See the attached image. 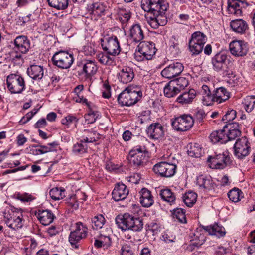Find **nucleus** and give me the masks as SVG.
<instances>
[{
  "mask_svg": "<svg viewBox=\"0 0 255 255\" xmlns=\"http://www.w3.org/2000/svg\"><path fill=\"white\" fill-rule=\"evenodd\" d=\"M207 161L210 163L211 168L222 169L230 163L231 159L228 155L223 153L209 156Z\"/></svg>",
  "mask_w": 255,
  "mask_h": 255,
  "instance_id": "2eb2a0df",
  "label": "nucleus"
},
{
  "mask_svg": "<svg viewBox=\"0 0 255 255\" xmlns=\"http://www.w3.org/2000/svg\"><path fill=\"white\" fill-rule=\"evenodd\" d=\"M145 143H148L147 139H144L142 143L135 146L130 151V152L142 155H146L148 153L147 149L146 147Z\"/></svg>",
  "mask_w": 255,
  "mask_h": 255,
  "instance_id": "09e8293b",
  "label": "nucleus"
},
{
  "mask_svg": "<svg viewBox=\"0 0 255 255\" xmlns=\"http://www.w3.org/2000/svg\"><path fill=\"white\" fill-rule=\"evenodd\" d=\"M84 132L88 134L87 136L84 138L83 140L84 143L93 142L98 140L100 138V134L96 131L91 130H84Z\"/></svg>",
  "mask_w": 255,
  "mask_h": 255,
  "instance_id": "8fccbe9b",
  "label": "nucleus"
},
{
  "mask_svg": "<svg viewBox=\"0 0 255 255\" xmlns=\"http://www.w3.org/2000/svg\"><path fill=\"white\" fill-rule=\"evenodd\" d=\"M230 25L234 32L241 34L245 33L248 29L247 23L242 19L232 20Z\"/></svg>",
  "mask_w": 255,
  "mask_h": 255,
  "instance_id": "cd10ccee",
  "label": "nucleus"
},
{
  "mask_svg": "<svg viewBox=\"0 0 255 255\" xmlns=\"http://www.w3.org/2000/svg\"><path fill=\"white\" fill-rule=\"evenodd\" d=\"M207 115L203 109H200L196 112L195 117L199 122H201Z\"/></svg>",
  "mask_w": 255,
  "mask_h": 255,
  "instance_id": "774afa93",
  "label": "nucleus"
},
{
  "mask_svg": "<svg viewBox=\"0 0 255 255\" xmlns=\"http://www.w3.org/2000/svg\"><path fill=\"white\" fill-rule=\"evenodd\" d=\"M99 116L97 111L89 112L85 115L84 118L87 124H92L94 123Z\"/></svg>",
  "mask_w": 255,
  "mask_h": 255,
  "instance_id": "13d9d810",
  "label": "nucleus"
},
{
  "mask_svg": "<svg viewBox=\"0 0 255 255\" xmlns=\"http://www.w3.org/2000/svg\"><path fill=\"white\" fill-rule=\"evenodd\" d=\"M242 194V192L238 188H234L228 192V196L231 201L237 202L240 200Z\"/></svg>",
  "mask_w": 255,
  "mask_h": 255,
  "instance_id": "4d7b16f0",
  "label": "nucleus"
},
{
  "mask_svg": "<svg viewBox=\"0 0 255 255\" xmlns=\"http://www.w3.org/2000/svg\"><path fill=\"white\" fill-rule=\"evenodd\" d=\"M38 110L39 109H34L31 112L27 113L20 121V123H21L22 124L26 123L33 117L34 115L37 113Z\"/></svg>",
  "mask_w": 255,
  "mask_h": 255,
  "instance_id": "338daca9",
  "label": "nucleus"
},
{
  "mask_svg": "<svg viewBox=\"0 0 255 255\" xmlns=\"http://www.w3.org/2000/svg\"><path fill=\"white\" fill-rule=\"evenodd\" d=\"M65 189L63 188H54L51 189L49 192L50 197L54 200H59L64 196Z\"/></svg>",
  "mask_w": 255,
  "mask_h": 255,
  "instance_id": "49530a36",
  "label": "nucleus"
},
{
  "mask_svg": "<svg viewBox=\"0 0 255 255\" xmlns=\"http://www.w3.org/2000/svg\"><path fill=\"white\" fill-rule=\"evenodd\" d=\"M174 84V82H172L171 81L164 87V93L166 97L168 98L173 97L180 92Z\"/></svg>",
  "mask_w": 255,
  "mask_h": 255,
  "instance_id": "ea45409f",
  "label": "nucleus"
},
{
  "mask_svg": "<svg viewBox=\"0 0 255 255\" xmlns=\"http://www.w3.org/2000/svg\"><path fill=\"white\" fill-rule=\"evenodd\" d=\"M142 97L140 87H128L118 97V102L122 106H130L136 104Z\"/></svg>",
  "mask_w": 255,
  "mask_h": 255,
  "instance_id": "f03ea898",
  "label": "nucleus"
},
{
  "mask_svg": "<svg viewBox=\"0 0 255 255\" xmlns=\"http://www.w3.org/2000/svg\"><path fill=\"white\" fill-rule=\"evenodd\" d=\"M102 232V231H101L100 233L98 236V238L102 242L103 244H104L106 247H107L109 246L111 243L110 235L109 234H104Z\"/></svg>",
  "mask_w": 255,
  "mask_h": 255,
  "instance_id": "0e129e2a",
  "label": "nucleus"
},
{
  "mask_svg": "<svg viewBox=\"0 0 255 255\" xmlns=\"http://www.w3.org/2000/svg\"><path fill=\"white\" fill-rule=\"evenodd\" d=\"M203 229L209 235L218 238L224 237L226 234L225 228L222 225L216 223L209 226H203Z\"/></svg>",
  "mask_w": 255,
  "mask_h": 255,
  "instance_id": "5701e85b",
  "label": "nucleus"
},
{
  "mask_svg": "<svg viewBox=\"0 0 255 255\" xmlns=\"http://www.w3.org/2000/svg\"><path fill=\"white\" fill-rule=\"evenodd\" d=\"M27 74L34 80H40L44 74L43 67L40 65H31L27 70Z\"/></svg>",
  "mask_w": 255,
  "mask_h": 255,
  "instance_id": "7c9ffc66",
  "label": "nucleus"
},
{
  "mask_svg": "<svg viewBox=\"0 0 255 255\" xmlns=\"http://www.w3.org/2000/svg\"><path fill=\"white\" fill-rule=\"evenodd\" d=\"M202 150V148L198 144H194L190 145V148L187 150V153L192 157L198 158L201 156Z\"/></svg>",
  "mask_w": 255,
  "mask_h": 255,
  "instance_id": "de8ad7c7",
  "label": "nucleus"
},
{
  "mask_svg": "<svg viewBox=\"0 0 255 255\" xmlns=\"http://www.w3.org/2000/svg\"><path fill=\"white\" fill-rule=\"evenodd\" d=\"M92 13L97 16H101L105 11V7L102 3L96 2L92 4Z\"/></svg>",
  "mask_w": 255,
  "mask_h": 255,
  "instance_id": "6e6d98bb",
  "label": "nucleus"
},
{
  "mask_svg": "<svg viewBox=\"0 0 255 255\" xmlns=\"http://www.w3.org/2000/svg\"><path fill=\"white\" fill-rule=\"evenodd\" d=\"M156 49L155 44L150 42H141L138 45L135 52L134 57L139 62L145 60H151L155 54Z\"/></svg>",
  "mask_w": 255,
  "mask_h": 255,
  "instance_id": "423d86ee",
  "label": "nucleus"
},
{
  "mask_svg": "<svg viewBox=\"0 0 255 255\" xmlns=\"http://www.w3.org/2000/svg\"><path fill=\"white\" fill-rule=\"evenodd\" d=\"M203 95L202 101L204 105L209 106L212 105L211 98L212 95L209 87L206 85H203L201 91Z\"/></svg>",
  "mask_w": 255,
  "mask_h": 255,
  "instance_id": "79ce46f5",
  "label": "nucleus"
},
{
  "mask_svg": "<svg viewBox=\"0 0 255 255\" xmlns=\"http://www.w3.org/2000/svg\"><path fill=\"white\" fill-rule=\"evenodd\" d=\"M75 226V230L70 232L69 241L73 248L77 249L81 246L82 240L87 237L88 229L81 222H77Z\"/></svg>",
  "mask_w": 255,
  "mask_h": 255,
  "instance_id": "0eeeda50",
  "label": "nucleus"
},
{
  "mask_svg": "<svg viewBox=\"0 0 255 255\" xmlns=\"http://www.w3.org/2000/svg\"><path fill=\"white\" fill-rule=\"evenodd\" d=\"M231 53L235 56L240 57L246 55L249 47L247 43L243 40H234L229 45Z\"/></svg>",
  "mask_w": 255,
  "mask_h": 255,
  "instance_id": "f3484780",
  "label": "nucleus"
},
{
  "mask_svg": "<svg viewBox=\"0 0 255 255\" xmlns=\"http://www.w3.org/2000/svg\"><path fill=\"white\" fill-rule=\"evenodd\" d=\"M14 196L16 199L23 202L31 201L34 199L31 195L26 193H16Z\"/></svg>",
  "mask_w": 255,
  "mask_h": 255,
  "instance_id": "052dcab7",
  "label": "nucleus"
},
{
  "mask_svg": "<svg viewBox=\"0 0 255 255\" xmlns=\"http://www.w3.org/2000/svg\"><path fill=\"white\" fill-rule=\"evenodd\" d=\"M48 5L58 10H64L68 5V0H46Z\"/></svg>",
  "mask_w": 255,
  "mask_h": 255,
  "instance_id": "37998d69",
  "label": "nucleus"
},
{
  "mask_svg": "<svg viewBox=\"0 0 255 255\" xmlns=\"http://www.w3.org/2000/svg\"><path fill=\"white\" fill-rule=\"evenodd\" d=\"M171 81L174 82V85L178 88L180 92L184 89L189 84L188 79L184 77H180Z\"/></svg>",
  "mask_w": 255,
  "mask_h": 255,
  "instance_id": "864d4df0",
  "label": "nucleus"
},
{
  "mask_svg": "<svg viewBox=\"0 0 255 255\" xmlns=\"http://www.w3.org/2000/svg\"><path fill=\"white\" fill-rule=\"evenodd\" d=\"M226 125L228 126V129H226V131L227 141L234 140L241 135V132L238 124L232 123Z\"/></svg>",
  "mask_w": 255,
  "mask_h": 255,
  "instance_id": "c756f323",
  "label": "nucleus"
},
{
  "mask_svg": "<svg viewBox=\"0 0 255 255\" xmlns=\"http://www.w3.org/2000/svg\"><path fill=\"white\" fill-rule=\"evenodd\" d=\"M105 223V219L102 214L96 216L92 219V226L95 229L102 228Z\"/></svg>",
  "mask_w": 255,
  "mask_h": 255,
  "instance_id": "3c124183",
  "label": "nucleus"
},
{
  "mask_svg": "<svg viewBox=\"0 0 255 255\" xmlns=\"http://www.w3.org/2000/svg\"><path fill=\"white\" fill-rule=\"evenodd\" d=\"M197 183L200 187L208 191L214 190L216 186L210 176H199L197 177Z\"/></svg>",
  "mask_w": 255,
  "mask_h": 255,
  "instance_id": "bb28decb",
  "label": "nucleus"
},
{
  "mask_svg": "<svg viewBox=\"0 0 255 255\" xmlns=\"http://www.w3.org/2000/svg\"><path fill=\"white\" fill-rule=\"evenodd\" d=\"M154 172L161 177L169 178L172 177L176 173L177 166L167 162H160L154 165Z\"/></svg>",
  "mask_w": 255,
  "mask_h": 255,
  "instance_id": "f8f14e48",
  "label": "nucleus"
},
{
  "mask_svg": "<svg viewBox=\"0 0 255 255\" xmlns=\"http://www.w3.org/2000/svg\"><path fill=\"white\" fill-rule=\"evenodd\" d=\"M196 97L195 91L191 89L188 92H184L176 99V101L182 104L191 103Z\"/></svg>",
  "mask_w": 255,
  "mask_h": 255,
  "instance_id": "72a5a7b5",
  "label": "nucleus"
},
{
  "mask_svg": "<svg viewBox=\"0 0 255 255\" xmlns=\"http://www.w3.org/2000/svg\"><path fill=\"white\" fill-rule=\"evenodd\" d=\"M206 237L202 230H197L194 234V237L191 240V245L196 247H199L202 245L205 241Z\"/></svg>",
  "mask_w": 255,
  "mask_h": 255,
  "instance_id": "e433bc0d",
  "label": "nucleus"
},
{
  "mask_svg": "<svg viewBox=\"0 0 255 255\" xmlns=\"http://www.w3.org/2000/svg\"><path fill=\"white\" fill-rule=\"evenodd\" d=\"M159 195L163 201L167 202L171 205L175 202L176 199V195L169 188H164L160 190Z\"/></svg>",
  "mask_w": 255,
  "mask_h": 255,
  "instance_id": "c9c22d12",
  "label": "nucleus"
},
{
  "mask_svg": "<svg viewBox=\"0 0 255 255\" xmlns=\"http://www.w3.org/2000/svg\"><path fill=\"white\" fill-rule=\"evenodd\" d=\"M234 154L239 159H243L250 153L251 147L248 139L242 137L236 141L234 146Z\"/></svg>",
  "mask_w": 255,
  "mask_h": 255,
  "instance_id": "4468645a",
  "label": "nucleus"
},
{
  "mask_svg": "<svg viewBox=\"0 0 255 255\" xmlns=\"http://www.w3.org/2000/svg\"><path fill=\"white\" fill-rule=\"evenodd\" d=\"M14 46L9 52L11 59L14 61H22V54L26 53L30 48L28 38L23 35L17 36L14 40Z\"/></svg>",
  "mask_w": 255,
  "mask_h": 255,
  "instance_id": "7ed1b4c3",
  "label": "nucleus"
},
{
  "mask_svg": "<svg viewBox=\"0 0 255 255\" xmlns=\"http://www.w3.org/2000/svg\"><path fill=\"white\" fill-rule=\"evenodd\" d=\"M183 70L184 66L182 63L174 62L162 70L161 74L165 78L172 79L179 75Z\"/></svg>",
  "mask_w": 255,
  "mask_h": 255,
  "instance_id": "dca6fc26",
  "label": "nucleus"
},
{
  "mask_svg": "<svg viewBox=\"0 0 255 255\" xmlns=\"http://www.w3.org/2000/svg\"><path fill=\"white\" fill-rule=\"evenodd\" d=\"M118 19L123 24H127L131 17V12L128 9L124 7H119L117 9Z\"/></svg>",
  "mask_w": 255,
  "mask_h": 255,
  "instance_id": "f704fd0d",
  "label": "nucleus"
},
{
  "mask_svg": "<svg viewBox=\"0 0 255 255\" xmlns=\"http://www.w3.org/2000/svg\"><path fill=\"white\" fill-rule=\"evenodd\" d=\"M101 46L104 51L112 56H116L120 54L121 48L118 39L116 36H111L101 39Z\"/></svg>",
  "mask_w": 255,
  "mask_h": 255,
  "instance_id": "9d476101",
  "label": "nucleus"
},
{
  "mask_svg": "<svg viewBox=\"0 0 255 255\" xmlns=\"http://www.w3.org/2000/svg\"><path fill=\"white\" fill-rule=\"evenodd\" d=\"M129 36L133 41L141 42L144 38V34L139 24H134L130 29Z\"/></svg>",
  "mask_w": 255,
  "mask_h": 255,
  "instance_id": "473e14b6",
  "label": "nucleus"
},
{
  "mask_svg": "<svg viewBox=\"0 0 255 255\" xmlns=\"http://www.w3.org/2000/svg\"><path fill=\"white\" fill-rule=\"evenodd\" d=\"M115 221L118 227L122 230H130L139 232L143 228V222L141 218L134 217L128 213L124 214L122 217H116Z\"/></svg>",
  "mask_w": 255,
  "mask_h": 255,
  "instance_id": "f257e3e1",
  "label": "nucleus"
},
{
  "mask_svg": "<svg viewBox=\"0 0 255 255\" xmlns=\"http://www.w3.org/2000/svg\"><path fill=\"white\" fill-rule=\"evenodd\" d=\"M73 54L65 51H59L56 52L52 58L53 64L62 69L69 68L74 62Z\"/></svg>",
  "mask_w": 255,
  "mask_h": 255,
  "instance_id": "1a4fd4ad",
  "label": "nucleus"
},
{
  "mask_svg": "<svg viewBox=\"0 0 255 255\" xmlns=\"http://www.w3.org/2000/svg\"><path fill=\"white\" fill-rule=\"evenodd\" d=\"M226 129H228V125H225L222 129L213 131L210 135L211 141L214 144L218 142L226 143L227 142Z\"/></svg>",
  "mask_w": 255,
  "mask_h": 255,
  "instance_id": "393cba45",
  "label": "nucleus"
},
{
  "mask_svg": "<svg viewBox=\"0 0 255 255\" xmlns=\"http://www.w3.org/2000/svg\"><path fill=\"white\" fill-rule=\"evenodd\" d=\"M97 67L93 61H89L84 64L82 66V73H85L87 76H91L96 73Z\"/></svg>",
  "mask_w": 255,
  "mask_h": 255,
  "instance_id": "58836bf2",
  "label": "nucleus"
},
{
  "mask_svg": "<svg viewBox=\"0 0 255 255\" xmlns=\"http://www.w3.org/2000/svg\"><path fill=\"white\" fill-rule=\"evenodd\" d=\"M128 189L123 183H118L115 185L112 191V198L115 201L124 200L128 195Z\"/></svg>",
  "mask_w": 255,
  "mask_h": 255,
  "instance_id": "412c9836",
  "label": "nucleus"
},
{
  "mask_svg": "<svg viewBox=\"0 0 255 255\" xmlns=\"http://www.w3.org/2000/svg\"><path fill=\"white\" fill-rule=\"evenodd\" d=\"M78 121V119L76 117L72 115H68L61 120V123L63 125L69 126L72 123H77Z\"/></svg>",
  "mask_w": 255,
  "mask_h": 255,
  "instance_id": "e2e57ef3",
  "label": "nucleus"
},
{
  "mask_svg": "<svg viewBox=\"0 0 255 255\" xmlns=\"http://www.w3.org/2000/svg\"><path fill=\"white\" fill-rule=\"evenodd\" d=\"M223 76L228 78L227 82L232 86L237 84L239 82V78L238 76H237L236 75L235 72L232 70L228 69L224 71L223 73Z\"/></svg>",
  "mask_w": 255,
  "mask_h": 255,
  "instance_id": "a18cd8bd",
  "label": "nucleus"
},
{
  "mask_svg": "<svg viewBox=\"0 0 255 255\" xmlns=\"http://www.w3.org/2000/svg\"><path fill=\"white\" fill-rule=\"evenodd\" d=\"M140 202L142 206L149 207L154 203L153 197L151 192L147 188H143L140 191Z\"/></svg>",
  "mask_w": 255,
  "mask_h": 255,
  "instance_id": "2f4dec72",
  "label": "nucleus"
},
{
  "mask_svg": "<svg viewBox=\"0 0 255 255\" xmlns=\"http://www.w3.org/2000/svg\"><path fill=\"white\" fill-rule=\"evenodd\" d=\"M248 5L249 4L246 1L228 0V10L229 14L240 16L242 15V9Z\"/></svg>",
  "mask_w": 255,
  "mask_h": 255,
  "instance_id": "6ab92c4d",
  "label": "nucleus"
},
{
  "mask_svg": "<svg viewBox=\"0 0 255 255\" xmlns=\"http://www.w3.org/2000/svg\"><path fill=\"white\" fill-rule=\"evenodd\" d=\"M133 254L134 251L130 245L127 244L122 245L120 251V255H133Z\"/></svg>",
  "mask_w": 255,
  "mask_h": 255,
  "instance_id": "680f3d73",
  "label": "nucleus"
},
{
  "mask_svg": "<svg viewBox=\"0 0 255 255\" xmlns=\"http://www.w3.org/2000/svg\"><path fill=\"white\" fill-rule=\"evenodd\" d=\"M236 117V112L234 110H228L226 114L222 117V121L225 123H229L235 119Z\"/></svg>",
  "mask_w": 255,
  "mask_h": 255,
  "instance_id": "bf43d9fd",
  "label": "nucleus"
},
{
  "mask_svg": "<svg viewBox=\"0 0 255 255\" xmlns=\"http://www.w3.org/2000/svg\"><path fill=\"white\" fill-rule=\"evenodd\" d=\"M134 77V70L133 68L128 66L123 67L117 74L118 79L123 84L131 82Z\"/></svg>",
  "mask_w": 255,
  "mask_h": 255,
  "instance_id": "4be33fe9",
  "label": "nucleus"
},
{
  "mask_svg": "<svg viewBox=\"0 0 255 255\" xmlns=\"http://www.w3.org/2000/svg\"><path fill=\"white\" fill-rule=\"evenodd\" d=\"M146 155L129 152V160L135 166H143Z\"/></svg>",
  "mask_w": 255,
  "mask_h": 255,
  "instance_id": "4c0bfd02",
  "label": "nucleus"
},
{
  "mask_svg": "<svg viewBox=\"0 0 255 255\" xmlns=\"http://www.w3.org/2000/svg\"><path fill=\"white\" fill-rule=\"evenodd\" d=\"M227 55L223 53H218L212 58V64L213 69L216 71H219L222 69L225 65Z\"/></svg>",
  "mask_w": 255,
  "mask_h": 255,
  "instance_id": "c85d7f7f",
  "label": "nucleus"
},
{
  "mask_svg": "<svg viewBox=\"0 0 255 255\" xmlns=\"http://www.w3.org/2000/svg\"><path fill=\"white\" fill-rule=\"evenodd\" d=\"M173 217L181 223H186L187 220L185 215V211L182 208H177L173 212Z\"/></svg>",
  "mask_w": 255,
  "mask_h": 255,
  "instance_id": "5fc2aeb1",
  "label": "nucleus"
},
{
  "mask_svg": "<svg viewBox=\"0 0 255 255\" xmlns=\"http://www.w3.org/2000/svg\"><path fill=\"white\" fill-rule=\"evenodd\" d=\"M146 132L151 139L155 140L162 139L165 135L164 128L159 123H154L147 128Z\"/></svg>",
  "mask_w": 255,
  "mask_h": 255,
  "instance_id": "a211bd4d",
  "label": "nucleus"
},
{
  "mask_svg": "<svg viewBox=\"0 0 255 255\" xmlns=\"http://www.w3.org/2000/svg\"><path fill=\"white\" fill-rule=\"evenodd\" d=\"M230 98V93L226 89L223 87L217 88L212 95V105L214 102H216L218 103H221L227 100Z\"/></svg>",
  "mask_w": 255,
  "mask_h": 255,
  "instance_id": "a878e982",
  "label": "nucleus"
},
{
  "mask_svg": "<svg viewBox=\"0 0 255 255\" xmlns=\"http://www.w3.org/2000/svg\"><path fill=\"white\" fill-rule=\"evenodd\" d=\"M35 215L40 222L44 226L49 225L55 218V215L49 210H38L35 212Z\"/></svg>",
  "mask_w": 255,
  "mask_h": 255,
  "instance_id": "b1692460",
  "label": "nucleus"
},
{
  "mask_svg": "<svg viewBox=\"0 0 255 255\" xmlns=\"http://www.w3.org/2000/svg\"><path fill=\"white\" fill-rule=\"evenodd\" d=\"M67 203L68 206L72 208L73 209L76 210L79 207V204L75 195H74L68 198Z\"/></svg>",
  "mask_w": 255,
  "mask_h": 255,
  "instance_id": "69168bd1",
  "label": "nucleus"
},
{
  "mask_svg": "<svg viewBox=\"0 0 255 255\" xmlns=\"http://www.w3.org/2000/svg\"><path fill=\"white\" fill-rule=\"evenodd\" d=\"M197 198V194L193 191H188L185 193L182 196L184 203L187 206L190 207L193 206L195 203Z\"/></svg>",
  "mask_w": 255,
  "mask_h": 255,
  "instance_id": "a19ab883",
  "label": "nucleus"
},
{
  "mask_svg": "<svg viewBox=\"0 0 255 255\" xmlns=\"http://www.w3.org/2000/svg\"><path fill=\"white\" fill-rule=\"evenodd\" d=\"M160 6V10L154 11L151 15L146 14L145 17L147 23L154 29H157L160 26H164L167 23V18L165 12L169 7L167 2H163Z\"/></svg>",
  "mask_w": 255,
  "mask_h": 255,
  "instance_id": "20e7f679",
  "label": "nucleus"
},
{
  "mask_svg": "<svg viewBox=\"0 0 255 255\" xmlns=\"http://www.w3.org/2000/svg\"><path fill=\"white\" fill-rule=\"evenodd\" d=\"M83 142H84V140H82L80 143H77L73 145L72 151L74 154L80 155L87 152V146Z\"/></svg>",
  "mask_w": 255,
  "mask_h": 255,
  "instance_id": "603ef678",
  "label": "nucleus"
},
{
  "mask_svg": "<svg viewBox=\"0 0 255 255\" xmlns=\"http://www.w3.org/2000/svg\"><path fill=\"white\" fill-rule=\"evenodd\" d=\"M207 40V36L200 31L194 32L189 41V48L192 55H197L201 53Z\"/></svg>",
  "mask_w": 255,
  "mask_h": 255,
  "instance_id": "6e6552de",
  "label": "nucleus"
},
{
  "mask_svg": "<svg viewBox=\"0 0 255 255\" xmlns=\"http://www.w3.org/2000/svg\"><path fill=\"white\" fill-rule=\"evenodd\" d=\"M4 218L7 226L14 231L21 228L24 222L21 212L16 209L5 210Z\"/></svg>",
  "mask_w": 255,
  "mask_h": 255,
  "instance_id": "39448f33",
  "label": "nucleus"
},
{
  "mask_svg": "<svg viewBox=\"0 0 255 255\" xmlns=\"http://www.w3.org/2000/svg\"><path fill=\"white\" fill-rule=\"evenodd\" d=\"M244 109L248 113H250L253 111L255 107V96H246L242 102Z\"/></svg>",
  "mask_w": 255,
  "mask_h": 255,
  "instance_id": "c03bdc74",
  "label": "nucleus"
},
{
  "mask_svg": "<svg viewBox=\"0 0 255 255\" xmlns=\"http://www.w3.org/2000/svg\"><path fill=\"white\" fill-rule=\"evenodd\" d=\"M7 85L12 93H21L25 89L24 79L20 75L11 74L6 79Z\"/></svg>",
  "mask_w": 255,
  "mask_h": 255,
  "instance_id": "ddd939ff",
  "label": "nucleus"
},
{
  "mask_svg": "<svg viewBox=\"0 0 255 255\" xmlns=\"http://www.w3.org/2000/svg\"><path fill=\"white\" fill-rule=\"evenodd\" d=\"M194 119L190 115L184 114L175 118L172 122L173 128L178 131H186L194 125Z\"/></svg>",
  "mask_w": 255,
  "mask_h": 255,
  "instance_id": "9b49d317",
  "label": "nucleus"
},
{
  "mask_svg": "<svg viewBox=\"0 0 255 255\" xmlns=\"http://www.w3.org/2000/svg\"><path fill=\"white\" fill-rule=\"evenodd\" d=\"M163 2H166L163 0H142L141 6L142 9L147 12V14L151 15L154 11L160 10Z\"/></svg>",
  "mask_w": 255,
  "mask_h": 255,
  "instance_id": "aec40b11",
  "label": "nucleus"
}]
</instances>
